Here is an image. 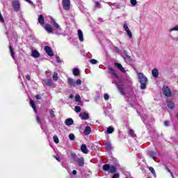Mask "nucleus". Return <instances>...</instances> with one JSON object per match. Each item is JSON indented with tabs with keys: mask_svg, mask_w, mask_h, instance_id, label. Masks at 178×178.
Instances as JSON below:
<instances>
[{
	"mask_svg": "<svg viewBox=\"0 0 178 178\" xmlns=\"http://www.w3.org/2000/svg\"><path fill=\"white\" fill-rule=\"evenodd\" d=\"M138 78L139 83H140V90H145L147 88V83H148V79L144 76L143 72L138 74Z\"/></svg>",
	"mask_w": 178,
	"mask_h": 178,
	"instance_id": "f257e3e1",
	"label": "nucleus"
},
{
	"mask_svg": "<svg viewBox=\"0 0 178 178\" xmlns=\"http://www.w3.org/2000/svg\"><path fill=\"white\" fill-rule=\"evenodd\" d=\"M163 94L165 95V97H172V91L169 86H163Z\"/></svg>",
	"mask_w": 178,
	"mask_h": 178,
	"instance_id": "f03ea898",
	"label": "nucleus"
},
{
	"mask_svg": "<svg viewBox=\"0 0 178 178\" xmlns=\"http://www.w3.org/2000/svg\"><path fill=\"white\" fill-rule=\"evenodd\" d=\"M63 8L65 10L70 9V0H62Z\"/></svg>",
	"mask_w": 178,
	"mask_h": 178,
	"instance_id": "7ed1b4c3",
	"label": "nucleus"
},
{
	"mask_svg": "<svg viewBox=\"0 0 178 178\" xmlns=\"http://www.w3.org/2000/svg\"><path fill=\"white\" fill-rule=\"evenodd\" d=\"M12 3H13V8L14 10L17 12V10H19L20 9V2H19L18 1H16V0H14V1H13Z\"/></svg>",
	"mask_w": 178,
	"mask_h": 178,
	"instance_id": "20e7f679",
	"label": "nucleus"
},
{
	"mask_svg": "<svg viewBox=\"0 0 178 178\" xmlns=\"http://www.w3.org/2000/svg\"><path fill=\"white\" fill-rule=\"evenodd\" d=\"M44 51L49 56H54L55 55L54 51H52V49L49 46H44Z\"/></svg>",
	"mask_w": 178,
	"mask_h": 178,
	"instance_id": "39448f33",
	"label": "nucleus"
},
{
	"mask_svg": "<svg viewBox=\"0 0 178 178\" xmlns=\"http://www.w3.org/2000/svg\"><path fill=\"white\" fill-rule=\"evenodd\" d=\"M123 28L127 32L128 37L129 38H133V33H131V31H130V29H129V26L127 25V24H124Z\"/></svg>",
	"mask_w": 178,
	"mask_h": 178,
	"instance_id": "423d86ee",
	"label": "nucleus"
},
{
	"mask_svg": "<svg viewBox=\"0 0 178 178\" xmlns=\"http://www.w3.org/2000/svg\"><path fill=\"white\" fill-rule=\"evenodd\" d=\"M117 88L120 92L121 95H126V92H124V84H120L117 86Z\"/></svg>",
	"mask_w": 178,
	"mask_h": 178,
	"instance_id": "0eeeda50",
	"label": "nucleus"
},
{
	"mask_svg": "<svg viewBox=\"0 0 178 178\" xmlns=\"http://www.w3.org/2000/svg\"><path fill=\"white\" fill-rule=\"evenodd\" d=\"M81 120H88L90 119V115H88V113L84 112L79 115Z\"/></svg>",
	"mask_w": 178,
	"mask_h": 178,
	"instance_id": "6e6552de",
	"label": "nucleus"
},
{
	"mask_svg": "<svg viewBox=\"0 0 178 178\" xmlns=\"http://www.w3.org/2000/svg\"><path fill=\"white\" fill-rule=\"evenodd\" d=\"M42 27H44V30L47 31V33H53L54 29H52V26L49 24H46Z\"/></svg>",
	"mask_w": 178,
	"mask_h": 178,
	"instance_id": "1a4fd4ad",
	"label": "nucleus"
},
{
	"mask_svg": "<svg viewBox=\"0 0 178 178\" xmlns=\"http://www.w3.org/2000/svg\"><path fill=\"white\" fill-rule=\"evenodd\" d=\"M38 21L40 26H43L44 24H45V19H44V15H39Z\"/></svg>",
	"mask_w": 178,
	"mask_h": 178,
	"instance_id": "9d476101",
	"label": "nucleus"
},
{
	"mask_svg": "<svg viewBox=\"0 0 178 178\" xmlns=\"http://www.w3.org/2000/svg\"><path fill=\"white\" fill-rule=\"evenodd\" d=\"M67 84L70 87H76V81L74 79L68 78Z\"/></svg>",
	"mask_w": 178,
	"mask_h": 178,
	"instance_id": "9b49d317",
	"label": "nucleus"
},
{
	"mask_svg": "<svg viewBox=\"0 0 178 178\" xmlns=\"http://www.w3.org/2000/svg\"><path fill=\"white\" fill-rule=\"evenodd\" d=\"M75 162L78 163L79 166L83 167L84 166V157H81L75 160Z\"/></svg>",
	"mask_w": 178,
	"mask_h": 178,
	"instance_id": "f8f14e48",
	"label": "nucleus"
},
{
	"mask_svg": "<svg viewBox=\"0 0 178 178\" xmlns=\"http://www.w3.org/2000/svg\"><path fill=\"white\" fill-rule=\"evenodd\" d=\"M114 65H115V66H116V67H118V69H119L120 71L122 72V73H126V70H124V68L123 67L122 64H120L119 63H115Z\"/></svg>",
	"mask_w": 178,
	"mask_h": 178,
	"instance_id": "ddd939ff",
	"label": "nucleus"
},
{
	"mask_svg": "<svg viewBox=\"0 0 178 178\" xmlns=\"http://www.w3.org/2000/svg\"><path fill=\"white\" fill-rule=\"evenodd\" d=\"M30 101V105L31 108L33 109L35 113H37V106H35V102H34V100H32L31 98L29 99Z\"/></svg>",
	"mask_w": 178,
	"mask_h": 178,
	"instance_id": "4468645a",
	"label": "nucleus"
},
{
	"mask_svg": "<svg viewBox=\"0 0 178 178\" xmlns=\"http://www.w3.org/2000/svg\"><path fill=\"white\" fill-rule=\"evenodd\" d=\"M167 106L169 109H174L175 108V103L171 100L166 101Z\"/></svg>",
	"mask_w": 178,
	"mask_h": 178,
	"instance_id": "2eb2a0df",
	"label": "nucleus"
},
{
	"mask_svg": "<svg viewBox=\"0 0 178 178\" xmlns=\"http://www.w3.org/2000/svg\"><path fill=\"white\" fill-rule=\"evenodd\" d=\"M81 151L83 153V154H88V152H90V151L88 150V149H87V145L86 144H83L81 146Z\"/></svg>",
	"mask_w": 178,
	"mask_h": 178,
	"instance_id": "dca6fc26",
	"label": "nucleus"
},
{
	"mask_svg": "<svg viewBox=\"0 0 178 178\" xmlns=\"http://www.w3.org/2000/svg\"><path fill=\"white\" fill-rule=\"evenodd\" d=\"M44 84L47 87H52L54 86V82H52V79H46L44 81Z\"/></svg>",
	"mask_w": 178,
	"mask_h": 178,
	"instance_id": "f3484780",
	"label": "nucleus"
},
{
	"mask_svg": "<svg viewBox=\"0 0 178 178\" xmlns=\"http://www.w3.org/2000/svg\"><path fill=\"white\" fill-rule=\"evenodd\" d=\"M78 36L79 38V41L83 42V41H84V37L83 36V31L81 29L78 30Z\"/></svg>",
	"mask_w": 178,
	"mask_h": 178,
	"instance_id": "a211bd4d",
	"label": "nucleus"
},
{
	"mask_svg": "<svg viewBox=\"0 0 178 178\" xmlns=\"http://www.w3.org/2000/svg\"><path fill=\"white\" fill-rule=\"evenodd\" d=\"M90 134H91V127H90L89 126L86 127L85 130L83 131V134H85V136H88Z\"/></svg>",
	"mask_w": 178,
	"mask_h": 178,
	"instance_id": "6ab92c4d",
	"label": "nucleus"
},
{
	"mask_svg": "<svg viewBox=\"0 0 178 178\" xmlns=\"http://www.w3.org/2000/svg\"><path fill=\"white\" fill-rule=\"evenodd\" d=\"M108 70L113 77H118V74H116V71L115 70V69L109 67Z\"/></svg>",
	"mask_w": 178,
	"mask_h": 178,
	"instance_id": "aec40b11",
	"label": "nucleus"
},
{
	"mask_svg": "<svg viewBox=\"0 0 178 178\" xmlns=\"http://www.w3.org/2000/svg\"><path fill=\"white\" fill-rule=\"evenodd\" d=\"M152 74L153 77L156 79V77H158V76H159V72H158L157 69L154 68L152 71Z\"/></svg>",
	"mask_w": 178,
	"mask_h": 178,
	"instance_id": "412c9836",
	"label": "nucleus"
},
{
	"mask_svg": "<svg viewBox=\"0 0 178 178\" xmlns=\"http://www.w3.org/2000/svg\"><path fill=\"white\" fill-rule=\"evenodd\" d=\"M66 126H72V124H73V123H74V121H73V119L72 118H68L67 120H65V122Z\"/></svg>",
	"mask_w": 178,
	"mask_h": 178,
	"instance_id": "4be33fe9",
	"label": "nucleus"
},
{
	"mask_svg": "<svg viewBox=\"0 0 178 178\" xmlns=\"http://www.w3.org/2000/svg\"><path fill=\"white\" fill-rule=\"evenodd\" d=\"M9 49H10V56H12L13 59H15L16 56L15 54V50H13V47H12V45L9 46Z\"/></svg>",
	"mask_w": 178,
	"mask_h": 178,
	"instance_id": "5701e85b",
	"label": "nucleus"
},
{
	"mask_svg": "<svg viewBox=\"0 0 178 178\" xmlns=\"http://www.w3.org/2000/svg\"><path fill=\"white\" fill-rule=\"evenodd\" d=\"M40 52H38V51L37 50H33L32 51V56L33 58H40Z\"/></svg>",
	"mask_w": 178,
	"mask_h": 178,
	"instance_id": "b1692460",
	"label": "nucleus"
},
{
	"mask_svg": "<svg viewBox=\"0 0 178 178\" xmlns=\"http://www.w3.org/2000/svg\"><path fill=\"white\" fill-rule=\"evenodd\" d=\"M106 149L107 151H111L112 150V144L111 142H106Z\"/></svg>",
	"mask_w": 178,
	"mask_h": 178,
	"instance_id": "393cba45",
	"label": "nucleus"
},
{
	"mask_svg": "<svg viewBox=\"0 0 178 178\" xmlns=\"http://www.w3.org/2000/svg\"><path fill=\"white\" fill-rule=\"evenodd\" d=\"M149 155L150 158H152V159H156V153H155V152L154 151L149 152Z\"/></svg>",
	"mask_w": 178,
	"mask_h": 178,
	"instance_id": "a878e982",
	"label": "nucleus"
},
{
	"mask_svg": "<svg viewBox=\"0 0 178 178\" xmlns=\"http://www.w3.org/2000/svg\"><path fill=\"white\" fill-rule=\"evenodd\" d=\"M73 74L74 76H80V71L79 70V68H74L73 70Z\"/></svg>",
	"mask_w": 178,
	"mask_h": 178,
	"instance_id": "bb28decb",
	"label": "nucleus"
},
{
	"mask_svg": "<svg viewBox=\"0 0 178 178\" xmlns=\"http://www.w3.org/2000/svg\"><path fill=\"white\" fill-rule=\"evenodd\" d=\"M113 131H115V128L111 127H108L107 128V133H108V134H112V133H113Z\"/></svg>",
	"mask_w": 178,
	"mask_h": 178,
	"instance_id": "cd10ccee",
	"label": "nucleus"
},
{
	"mask_svg": "<svg viewBox=\"0 0 178 178\" xmlns=\"http://www.w3.org/2000/svg\"><path fill=\"white\" fill-rule=\"evenodd\" d=\"M124 59H127V60H129V62L133 60V58H131V56H129V54H127V52L124 53Z\"/></svg>",
	"mask_w": 178,
	"mask_h": 178,
	"instance_id": "c85d7f7f",
	"label": "nucleus"
},
{
	"mask_svg": "<svg viewBox=\"0 0 178 178\" xmlns=\"http://www.w3.org/2000/svg\"><path fill=\"white\" fill-rule=\"evenodd\" d=\"M58 79H59V76H58V73L57 72H54L53 80L54 81H58Z\"/></svg>",
	"mask_w": 178,
	"mask_h": 178,
	"instance_id": "c756f323",
	"label": "nucleus"
},
{
	"mask_svg": "<svg viewBox=\"0 0 178 178\" xmlns=\"http://www.w3.org/2000/svg\"><path fill=\"white\" fill-rule=\"evenodd\" d=\"M53 26L56 29V30H59V29H60V26H59L58 24L56 22L53 23Z\"/></svg>",
	"mask_w": 178,
	"mask_h": 178,
	"instance_id": "7c9ffc66",
	"label": "nucleus"
},
{
	"mask_svg": "<svg viewBox=\"0 0 178 178\" xmlns=\"http://www.w3.org/2000/svg\"><path fill=\"white\" fill-rule=\"evenodd\" d=\"M81 101V97H80V95H76L75 96V102H80Z\"/></svg>",
	"mask_w": 178,
	"mask_h": 178,
	"instance_id": "2f4dec72",
	"label": "nucleus"
},
{
	"mask_svg": "<svg viewBox=\"0 0 178 178\" xmlns=\"http://www.w3.org/2000/svg\"><path fill=\"white\" fill-rule=\"evenodd\" d=\"M53 140L56 144H59V138L56 136H53Z\"/></svg>",
	"mask_w": 178,
	"mask_h": 178,
	"instance_id": "473e14b6",
	"label": "nucleus"
},
{
	"mask_svg": "<svg viewBox=\"0 0 178 178\" xmlns=\"http://www.w3.org/2000/svg\"><path fill=\"white\" fill-rule=\"evenodd\" d=\"M75 112H76V113L81 112V107H80V106H75Z\"/></svg>",
	"mask_w": 178,
	"mask_h": 178,
	"instance_id": "72a5a7b5",
	"label": "nucleus"
},
{
	"mask_svg": "<svg viewBox=\"0 0 178 178\" xmlns=\"http://www.w3.org/2000/svg\"><path fill=\"white\" fill-rule=\"evenodd\" d=\"M49 113H50L51 118H55V111H54V109H50Z\"/></svg>",
	"mask_w": 178,
	"mask_h": 178,
	"instance_id": "f704fd0d",
	"label": "nucleus"
},
{
	"mask_svg": "<svg viewBox=\"0 0 178 178\" xmlns=\"http://www.w3.org/2000/svg\"><path fill=\"white\" fill-rule=\"evenodd\" d=\"M95 8H101V3L99 1H96L94 5Z\"/></svg>",
	"mask_w": 178,
	"mask_h": 178,
	"instance_id": "c9c22d12",
	"label": "nucleus"
},
{
	"mask_svg": "<svg viewBox=\"0 0 178 178\" xmlns=\"http://www.w3.org/2000/svg\"><path fill=\"white\" fill-rule=\"evenodd\" d=\"M69 138L71 140V141H74V138H76V136H74V134H70L69 135Z\"/></svg>",
	"mask_w": 178,
	"mask_h": 178,
	"instance_id": "e433bc0d",
	"label": "nucleus"
},
{
	"mask_svg": "<svg viewBox=\"0 0 178 178\" xmlns=\"http://www.w3.org/2000/svg\"><path fill=\"white\" fill-rule=\"evenodd\" d=\"M128 134L129 136H131V137H133V136H134V130L133 129H129V132H128Z\"/></svg>",
	"mask_w": 178,
	"mask_h": 178,
	"instance_id": "4c0bfd02",
	"label": "nucleus"
},
{
	"mask_svg": "<svg viewBox=\"0 0 178 178\" xmlns=\"http://www.w3.org/2000/svg\"><path fill=\"white\" fill-rule=\"evenodd\" d=\"M130 2L132 6H136V5H137V0H131Z\"/></svg>",
	"mask_w": 178,
	"mask_h": 178,
	"instance_id": "58836bf2",
	"label": "nucleus"
},
{
	"mask_svg": "<svg viewBox=\"0 0 178 178\" xmlns=\"http://www.w3.org/2000/svg\"><path fill=\"white\" fill-rule=\"evenodd\" d=\"M90 63H92V65H97L98 63V60H97L95 59H91Z\"/></svg>",
	"mask_w": 178,
	"mask_h": 178,
	"instance_id": "ea45409f",
	"label": "nucleus"
},
{
	"mask_svg": "<svg viewBox=\"0 0 178 178\" xmlns=\"http://www.w3.org/2000/svg\"><path fill=\"white\" fill-rule=\"evenodd\" d=\"M149 170L152 173V175H155V170L152 167H149Z\"/></svg>",
	"mask_w": 178,
	"mask_h": 178,
	"instance_id": "a19ab883",
	"label": "nucleus"
},
{
	"mask_svg": "<svg viewBox=\"0 0 178 178\" xmlns=\"http://www.w3.org/2000/svg\"><path fill=\"white\" fill-rule=\"evenodd\" d=\"M170 31H178V25H175L174 28L170 29Z\"/></svg>",
	"mask_w": 178,
	"mask_h": 178,
	"instance_id": "79ce46f5",
	"label": "nucleus"
},
{
	"mask_svg": "<svg viewBox=\"0 0 178 178\" xmlns=\"http://www.w3.org/2000/svg\"><path fill=\"white\" fill-rule=\"evenodd\" d=\"M54 158L58 161V162H60V156L58 154L54 156Z\"/></svg>",
	"mask_w": 178,
	"mask_h": 178,
	"instance_id": "37998d69",
	"label": "nucleus"
},
{
	"mask_svg": "<svg viewBox=\"0 0 178 178\" xmlns=\"http://www.w3.org/2000/svg\"><path fill=\"white\" fill-rule=\"evenodd\" d=\"M0 22L1 23H5V19H3L2 14H1V12H0Z\"/></svg>",
	"mask_w": 178,
	"mask_h": 178,
	"instance_id": "c03bdc74",
	"label": "nucleus"
},
{
	"mask_svg": "<svg viewBox=\"0 0 178 178\" xmlns=\"http://www.w3.org/2000/svg\"><path fill=\"white\" fill-rule=\"evenodd\" d=\"M36 122H38L39 124H41V118L38 115H36Z\"/></svg>",
	"mask_w": 178,
	"mask_h": 178,
	"instance_id": "a18cd8bd",
	"label": "nucleus"
},
{
	"mask_svg": "<svg viewBox=\"0 0 178 178\" xmlns=\"http://www.w3.org/2000/svg\"><path fill=\"white\" fill-rule=\"evenodd\" d=\"M165 170H168V172L169 173H170V175H171L172 176H173V174L172 173V171L170 170V169H169V168H168V165H165Z\"/></svg>",
	"mask_w": 178,
	"mask_h": 178,
	"instance_id": "49530a36",
	"label": "nucleus"
},
{
	"mask_svg": "<svg viewBox=\"0 0 178 178\" xmlns=\"http://www.w3.org/2000/svg\"><path fill=\"white\" fill-rule=\"evenodd\" d=\"M104 98L105 101H108V99H109V95L105 93Z\"/></svg>",
	"mask_w": 178,
	"mask_h": 178,
	"instance_id": "de8ad7c7",
	"label": "nucleus"
},
{
	"mask_svg": "<svg viewBox=\"0 0 178 178\" xmlns=\"http://www.w3.org/2000/svg\"><path fill=\"white\" fill-rule=\"evenodd\" d=\"M77 84L78 86H81V80L77 79L76 81H75V84Z\"/></svg>",
	"mask_w": 178,
	"mask_h": 178,
	"instance_id": "09e8293b",
	"label": "nucleus"
},
{
	"mask_svg": "<svg viewBox=\"0 0 178 178\" xmlns=\"http://www.w3.org/2000/svg\"><path fill=\"white\" fill-rule=\"evenodd\" d=\"M164 126H165V127H168V126H170V124H169V121H164Z\"/></svg>",
	"mask_w": 178,
	"mask_h": 178,
	"instance_id": "8fccbe9b",
	"label": "nucleus"
},
{
	"mask_svg": "<svg viewBox=\"0 0 178 178\" xmlns=\"http://www.w3.org/2000/svg\"><path fill=\"white\" fill-rule=\"evenodd\" d=\"M56 60L57 63H60V62H61V60H60V57L57 56V57L56 58Z\"/></svg>",
	"mask_w": 178,
	"mask_h": 178,
	"instance_id": "3c124183",
	"label": "nucleus"
},
{
	"mask_svg": "<svg viewBox=\"0 0 178 178\" xmlns=\"http://www.w3.org/2000/svg\"><path fill=\"white\" fill-rule=\"evenodd\" d=\"M77 156L76 155V154H72V158L73 160H74V162H76V157Z\"/></svg>",
	"mask_w": 178,
	"mask_h": 178,
	"instance_id": "603ef678",
	"label": "nucleus"
},
{
	"mask_svg": "<svg viewBox=\"0 0 178 178\" xmlns=\"http://www.w3.org/2000/svg\"><path fill=\"white\" fill-rule=\"evenodd\" d=\"M35 97L36 99H41V95H36Z\"/></svg>",
	"mask_w": 178,
	"mask_h": 178,
	"instance_id": "864d4df0",
	"label": "nucleus"
},
{
	"mask_svg": "<svg viewBox=\"0 0 178 178\" xmlns=\"http://www.w3.org/2000/svg\"><path fill=\"white\" fill-rule=\"evenodd\" d=\"M25 77H26V80H29V81H30L31 80V78L30 77V75H29V74L26 75Z\"/></svg>",
	"mask_w": 178,
	"mask_h": 178,
	"instance_id": "5fc2aeb1",
	"label": "nucleus"
},
{
	"mask_svg": "<svg viewBox=\"0 0 178 178\" xmlns=\"http://www.w3.org/2000/svg\"><path fill=\"white\" fill-rule=\"evenodd\" d=\"M28 3L33 4V1L31 0H25Z\"/></svg>",
	"mask_w": 178,
	"mask_h": 178,
	"instance_id": "6e6d98bb",
	"label": "nucleus"
},
{
	"mask_svg": "<svg viewBox=\"0 0 178 178\" xmlns=\"http://www.w3.org/2000/svg\"><path fill=\"white\" fill-rule=\"evenodd\" d=\"M72 175H77V171L76 170H72Z\"/></svg>",
	"mask_w": 178,
	"mask_h": 178,
	"instance_id": "4d7b16f0",
	"label": "nucleus"
},
{
	"mask_svg": "<svg viewBox=\"0 0 178 178\" xmlns=\"http://www.w3.org/2000/svg\"><path fill=\"white\" fill-rule=\"evenodd\" d=\"M74 95H70V96H69V98H70V99H73V98H74Z\"/></svg>",
	"mask_w": 178,
	"mask_h": 178,
	"instance_id": "13d9d810",
	"label": "nucleus"
}]
</instances>
